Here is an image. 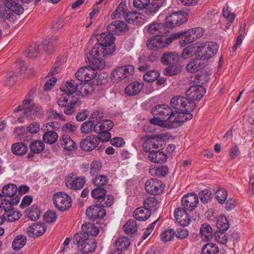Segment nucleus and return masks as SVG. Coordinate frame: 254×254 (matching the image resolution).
Returning <instances> with one entry per match:
<instances>
[{"label": "nucleus", "instance_id": "47", "mask_svg": "<svg viewBox=\"0 0 254 254\" xmlns=\"http://www.w3.org/2000/svg\"><path fill=\"white\" fill-rule=\"evenodd\" d=\"M58 138V134L55 131H47L43 136V141L49 144L54 143Z\"/></svg>", "mask_w": 254, "mask_h": 254}, {"label": "nucleus", "instance_id": "23", "mask_svg": "<svg viewBox=\"0 0 254 254\" xmlns=\"http://www.w3.org/2000/svg\"><path fill=\"white\" fill-rule=\"evenodd\" d=\"M191 111H174V114L169 116L170 123H182L192 119Z\"/></svg>", "mask_w": 254, "mask_h": 254}, {"label": "nucleus", "instance_id": "32", "mask_svg": "<svg viewBox=\"0 0 254 254\" xmlns=\"http://www.w3.org/2000/svg\"><path fill=\"white\" fill-rule=\"evenodd\" d=\"M60 140L62 146L65 150L72 151L75 150L77 147L75 142L67 135H62Z\"/></svg>", "mask_w": 254, "mask_h": 254}, {"label": "nucleus", "instance_id": "16", "mask_svg": "<svg viewBox=\"0 0 254 254\" xmlns=\"http://www.w3.org/2000/svg\"><path fill=\"white\" fill-rule=\"evenodd\" d=\"M97 75L95 69L90 66L81 67L75 73V77L80 82L88 81L94 78Z\"/></svg>", "mask_w": 254, "mask_h": 254}, {"label": "nucleus", "instance_id": "14", "mask_svg": "<svg viewBox=\"0 0 254 254\" xmlns=\"http://www.w3.org/2000/svg\"><path fill=\"white\" fill-rule=\"evenodd\" d=\"M152 112L154 116H157V118H159V119L163 120L164 122L170 123V121L169 119V116L174 114V111L168 105L161 104L156 106L153 109Z\"/></svg>", "mask_w": 254, "mask_h": 254}, {"label": "nucleus", "instance_id": "33", "mask_svg": "<svg viewBox=\"0 0 254 254\" xmlns=\"http://www.w3.org/2000/svg\"><path fill=\"white\" fill-rule=\"evenodd\" d=\"M81 229L82 231L77 233L86 234L87 236H96L99 232V228L95 224L90 223L83 224Z\"/></svg>", "mask_w": 254, "mask_h": 254}, {"label": "nucleus", "instance_id": "30", "mask_svg": "<svg viewBox=\"0 0 254 254\" xmlns=\"http://www.w3.org/2000/svg\"><path fill=\"white\" fill-rule=\"evenodd\" d=\"M114 124L112 121L109 120H103L97 122L94 126L95 132H102V131H109L113 127Z\"/></svg>", "mask_w": 254, "mask_h": 254}, {"label": "nucleus", "instance_id": "41", "mask_svg": "<svg viewBox=\"0 0 254 254\" xmlns=\"http://www.w3.org/2000/svg\"><path fill=\"white\" fill-rule=\"evenodd\" d=\"M28 150V146L23 142L14 143L11 146L12 153L17 155H23L27 152Z\"/></svg>", "mask_w": 254, "mask_h": 254}, {"label": "nucleus", "instance_id": "20", "mask_svg": "<svg viewBox=\"0 0 254 254\" xmlns=\"http://www.w3.org/2000/svg\"><path fill=\"white\" fill-rule=\"evenodd\" d=\"M66 186L73 190L82 189L85 183V179L82 177H75L73 173L69 174L65 177Z\"/></svg>", "mask_w": 254, "mask_h": 254}, {"label": "nucleus", "instance_id": "25", "mask_svg": "<svg viewBox=\"0 0 254 254\" xmlns=\"http://www.w3.org/2000/svg\"><path fill=\"white\" fill-rule=\"evenodd\" d=\"M186 211L184 208L179 207L176 208L174 212V216L177 221L183 226H188L190 221V218Z\"/></svg>", "mask_w": 254, "mask_h": 254}, {"label": "nucleus", "instance_id": "53", "mask_svg": "<svg viewBox=\"0 0 254 254\" xmlns=\"http://www.w3.org/2000/svg\"><path fill=\"white\" fill-rule=\"evenodd\" d=\"M95 124H94L89 119L88 121L84 122L81 126L80 130L83 133H89L92 130L94 131V126Z\"/></svg>", "mask_w": 254, "mask_h": 254}, {"label": "nucleus", "instance_id": "19", "mask_svg": "<svg viewBox=\"0 0 254 254\" xmlns=\"http://www.w3.org/2000/svg\"><path fill=\"white\" fill-rule=\"evenodd\" d=\"M134 67L130 64L126 65L116 68L112 72V76L116 79L123 80L126 77L132 75Z\"/></svg>", "mask_w": 254, "mask_h": 254}, {"label": "nucleus", "instance_id": "42", "mask_svg": "<svg viewBox=\"0 0 254 254\" xmlns=\"http://www.w3.org/2000/svg\"><path fill=\"white\" fill-rule=\"evenodd\" d=\"M150 4H151V0H133V5L135 7L141 9L145 8V12L147 14L155 13L157 11H151V10L149 9Z\"/></svg>", "mask_w": 254, "mask_h": 254}, {"label": "nucleus", "instance_id": "59", "mask_svg": "<svg viewBox=\"0 0 254 254\" xmlns=\"http://www.w3.org/2000/svg\"><path fill=\"white\" fill-rule=\"evenodd\" d=\"M195 47L191 44L186 47L183 51L182 57L183 59H188L191 58L195 54Z\"/></svg>", "mask_w": 254, "mask_h": 254}, {"label": "nucleus", "instance_id": "34", "mask_svg": "<svg viewBox=\"0 0 254 254\" xmlns=\"http://www.w3.org/2000/svg\"><path fill=\"white\" fill-rule=\"evenodd\" d=\"M149 172L150 174L154 177H165L168 172V169L166 166L155 165L149 169Z\"/></svg>", "mask_w": 254, "mask_h": 254}, {"label": "nucleus", "instance_id": "15", "mask_svg": "<svg viewBox=\"0 0 254 254\" xmlns=\"http://www.w3.org/2000/svg\"><path fill=\"white\" fill-rule=\"evenodd\" d=\"M163 183L157 179H151L145 184V190L152 195H158L162 192L164 190Z\"/></svg>", "mask_w": 254, "mask_h": 254}, {"label": "nucleus", "instance_id": "50", "mask_svg": "<svg viewBox=\"0 0 254 254\" xmlns=\"http://www.w3.org/2000/svg\"><path fill=\"white\" fill-rule=\"evenodd\" d=\"M26 238L25 236L20 235L17 236L12 242V248L15 250H19L26 244Z\"/></svg>", "mask_w": 254, "mask_h": 254}, {"label": "nucleus", "instance_id": "13", "mask_svg": "<svg viewBox=\"0 0 254 254\" xmlns=\"http://www.w3.org/2000/svg\"><path fill=\"white\" fill-rule=\"evenodd\" d=\"M96 53H92V49L89 52V55H86V59L88 60L89 62H92L93 66L91 68L102 69L105 66V63L103 58L109 56L106 55L105 52L104 51Z\"/></svg>", "mask_w": 254, "mask_h": 254}, {"label": "nucleus", "instance_id": "63", "mask_svg": "<svg viewBox=\"0 0 254 254\" xmlns=\"http://www.w3.org/2000/svg\"><path fill=\"white\" fill-rule=\"evenodd\" d=\"M204 75L203 74H199L197 73L192 75L190 78V81L191 83L197 84L198 85H201L204 83L203 78Z\"/></svg>", "mask_w": 254, "mask_h": 254}, {"label": "nucleus", "instance_id": "45", "mask_svg": "<svg viewBox=\"0 0 254 254\" xmlns=\"http://www.w3.org/2000/svg\"><path fill=\"white\" fill-rule=\"evenodd\" d=\"M130 245V241L126 237L119 238L115 242V246L119 251H123L127 250Z\"/></svg>", "mask_w": 254, "mask_h": 254}, {"label": "nucleus", "instance_id": "17", "mask_svg": "<svg viewBox=\"0 0 254 254\" xmlns=\"http://www.w3.org/2000/svg\"><path fill=\"white\" fill-rule=\"evenodd\" d=\"M205 92V89L202 85L191 86L186 91V97L190 102L195 103V100H199L202 98Z\"/></svg>", "mask_w": 254, "mask_h": 254}, {"label": "nucleus", "instance_id": "62", "mask_svg": "<svg viewBox=\"0 0 254 254\" xmlns=\"http://www.w3.org/2000/svg\"><path fill=\"white\" fill-rule=\"evenodd\" d=\"M103 117V113L102 112L97 110L94 111L91 114L89 119L94 123V124L97 122H101Z\"/></svg>", "mask_w": 254, "mask_h": 254}, {"label": "nucleus", "instance_id": "22", "mask_svg": "<svg viewBox=\"0 0 254 254\" xmlns=\"http://www.w3.org/2000/svg\"><path fill=\"white\" fill-rule=\"evenodd\" d=\"M87 216L93 220L102 218L106 214V211L101 205H93L89 207L86 211Z\"/></svg>", "mask_w": 254, "mask_h": 254}, {"label": "nucleus", "instance_id": "52", "mask_svg": "<svg viewBox=\"0 0 254 254\" xmlns=\"http://www.w3.org/2000/svg\"><path fill=\"white\" fill-rule=\"evenodd\" d=\"M160 75V73L155 70H150L143 75V79L148 82H152L156 80Z\"/></svg>", "mask_w": 254, "mask_h": 254}, {"label": "nucleus", "instance_id": "51", "mask_svg": "<svg viewBox=\"0 0 254 254\" xmlns=\"http://www.w3.org/2000/svg\"><path fill=\"white\" fill-rule=\"evenodd\" d=\"M124 228L126 233L127 234L135 233L137 230L136 220L134 219L128 220L124 225Z\"/></svg>", "mask_w": 254, "mask_h": 254}, {"label": "nucleus", "instance_id": "36", "mask_svg": "<svg viewBox=\"0 0 254 254\" xmlns=\"http://www.w3.org/2000/svg\"><path fill=\"white\" fill-rule=\"evenodd\" d=\"M143 88V84L133 82L127 85L125 89V93L129 96L138 94Z\"/></svg>", "mask_w": 254, "mask_h": 254}, {"label": "nucleus", "instance_id": "39", "mask_svg": "<svg viewBox=\"0 0 254 254\" xmlns=\"http://www.w3.org/2000/svg\"><path fill=\"white\" fill-rule=\"evenodd\" d=\"M106 193V190L103 188L96 187L92 190L91 195L93 198L97 200V202L101 203L105 200Z\"/></svg>", "mask_w": 254, "mask_h": 254}, {"label": "nucleus", "instance_id": "21", "mask_svg": "<svg viewBox=\"0 0 254 254\" xmlns=\"http://www.w3.org/2000/svg\"><path fill=\"white\" fill-rule=\"evenodd\" d=\"M99 138L95 135H89L80 142V148L86 151L94 150L99 144Z\"/></svg>", "mask_w": 254, "mask_h": 254}, {"label": "nucleus", "instance_id": "18", "mask_svg": "<svg viewBox=\"0 0 254 254\" xmlns=\"http://www.w3.org/2000/svg\"><path fill=\"white\" fill-rule=\"evenodd\" d=\"M198 198L194 193H190L184 195L181 201V204L184 209L191 211L197 206Z\"/></svg>", "mask_w": 254, "mask_h": 254}, {"label": "nucleus", "instance_id": "54", "mask_svg": "<svg viewBox=\"0 0 254 254\" xmlns=\"http://www.w3.org/2000/svg\"><path fill=\"white\" fill-rule=\"evenodd\" d=\"M39 47V46L37 43H34L30 46L26 51L27 56L29 58L36 57L40 52Z\"/></svg>", "mask_w": 254, "mask_h": 254}, {"label": "nucleus", "instance_id": "35", "mask_svg": "<svg viewBox=\"0 0 254 254\" xmlns=\"http://www.w3.org/2000/svg\"><path fill=\"white\" fill-rule=\"evenodd\" d=\"M151 215L150 210L147 209L144 206L136 208L133 212L134 218L139 221L147 219Z\"/></svg>", "mask_w": 254, "mask_h": 254}, {"label": "nucleus", "instance_id": "61", "mask_svg": "<svg viewBox=\"0 0 254 254\" xmlns=\"http://www.w3.org/2000/svg\"><path fill=\"white\" fill-rule=\"evenodd\" d=\"M158 203V200L155 198L149 197L144 200L143 204L145 208L150 210L151 208L156 206Z\"/></svg>", "mask_w": 254, "mask_h": 254}, {"label": "nucleus", "instance_id": "26", "mask_svg": "<svg viewBox=\"0 0 254 254\" xmlns=\"http://www.w3.org/2000/svg\"><path fill=\"white\" fill-rule=\"evenodd\" d=\"M127 29V24L123 21H115L107 26L109 33L114 34H120V33L125 32Z\"/></svg>", "mask_w": 254, "mask_h": 254}, {"label": "nucleus", "instance_id": "11", "mask_svg": "<svg viewBox=\"0 0 254 254\" xmlns=\"http://www.w3.org/2000/svg\"><path fill=\"white\" fill-rule=\"evenodd\" d=\"M186 13L175 12L166 17L165 24L166 28H172L179 26L187 21Z\"/></svg>", "mask_w": 254, "mask_h": 254}, {"label": "nucleus", "instance_id": "46", "mask_svg": "<svg viewBox=\"0 0 254 254\" xmlns=\"http://www.w3.org/2000/svg\"><path fill=\"white\" fill-rule=\"evenodd\" d=\"M45 148V144L41 140H35L33 141L29 145V148L32 153H39Z\"/></svg>", "mask_w": 254, "mask_h": 254}, {"label": "nucleus", "instance_id": "1", "mask_svg": "<svg viewBox=\"0 0 254 254\" xmlns=\"http://www.w3.org/2000/svg\"><path fill=\"white\" fill-rule=\"evenodd\" d=\"M78 89V84L72 79L63 82L60 86V89L64 93L60 96L57 103L60 107L64 108L63 111L66 115H71L75 113L76 108L81 104L79 98L73 95Z\"/></svg>", "mask_w": 254, "mask_h": 254}, {"label": "nucleus", "instance_id": "8", "mask_svg": "<svg viewBox=\"0 0 254 254\" xmlns=\"http://www.w3.org/2000/svg\"><path fill=\"white\" fill-rule=\"evenodd\" d=\"M175 39L174 33L171 34L168 38L166 36H155L148 39L147 47L149 49L155 50L170 44Z\"/></svg>", "mask_w": 254, "mask_h": 254}, {"label": "nucleus", "instance_id": "2", "mask_svg": "<svg viewBox=\"0 0 254 254\" xmlns=\"http://www.w3.org/2000/svg\"><path fill=\"white\" fill-rule=\"evenodd\" d=\"M98 44L95 45L92 48V53H96L104 51L106 55H111L115 51V46L114 44L115 37L111 33H103L100 35H97L96 38Z\"/></svg>", "mask_w": 254, "mask_h": 254}, {"label": "nucleus", "instance_id": "3", "mask_svg": "<svg viewBox=\"0 0 254 254\" xmlns=\"http://www.w3.org/2000/svg\"><path fill=\"white\" fill-rule=\"evenodd\" d=\"M73 239L79 250L83 253H91L96 249L97 245L95 239L87 236L86 234L76 233L74 235Z\"/></svg>", "mask_w": 254, "mask_h": 254}, {"label": "nucleus", "instance_id": "6", "mask_svg": "<svg viewBox=\"0 0 254 254\" xmlns=\"http://www.w3.org/2000/svg\"><path fill=\"white\" fill-rule=\"evenodd\" d=\"M170 105L174 111H192L196 108L195 103L190 102L187 97L180 95L171 99Z\"/></svg>", "mask_w": 254, "mask_h": 254}, {"label": "nucleus", "instance_id": "24", "mask_svg": "<svg viewBox=\"0 0 254 254\" xmlns=\"http://www.w3.org/2000/svg\"><path fill=\"white\" fill-rule=\"evenodd\" d=\"M46 226L42 223H34L27 227L26 232L30 237L35 238L42 235L46 231Z\"/></svg>", "mask_w": 254, "mask_h": 254}, {"label": "nucleus", "instance_id": "49", "mask_svg": "<svg viewBox=\"0 0 254 254\" xmlns=\"http://www.w3.org/2000/svg\"><path fill=\"white\" fill-rule=\"evenodd\" d=\"M218 246L213 243H207L202 249V254H218Z\"/></svg>", "mask_w": 254, "mask_h": 254}, {"label": "nucleus", "instance_id": "56", "mask_svg": "<svg viewBox=\"0 0 254 254\" xmlns=\"http://www.w3.org/2000/svg\"><path fill=\"white\" fill-rule=\"evenodd\" d=\"M92 183L97 188H103L104 186L107 185L108 179L104 175H99L95 177Z\"/></svg>", "mask_w": 254, "mask_h": 254}, {"label": "nucleus", "instance_id": "5", "mask_svg": "<svg viewBox=\"0 0 254 254\" xmlns=\"http://www.w3.org/2000/svg\"><path fill=\"white\" fill-rule=\"evenodd\" d=\"M218 48V46L212 42L201 43L197 46L195 55L199 60H208L217 53Z\"/></svg>", "mask_w": 254, "mask_h": 254}, {"label": "nucleus", "instance_id": "37", "mask_svg": "<svg viewBox=\"0 0 254 254\" xmlns=\"http://www.w3.org/2000/svg\"><path fill=\"white\" fill-rule=\"evenodd\" d=\"M17 191L18 188L14 184H8L5 185L2 189L3 194L5 196L10 197V200H9L10 201L11 199L16 197H19L16 195Z\"/></svg>", "mask_w": 254, "mask_h": 254}, {"label": "nucleus", "instance_id": "44", "mask_svg": "<svg viewBox=\"0 0 254 254\" xmlns=\"http://www.w3.org/2000/svg\"><path fill=\"white\" fill-rule=\"evenodd\" d=\"M182 70V67L180 64H176L169 65L164 69V74L167 76L176 75L180 73Z\"/></svg>", "mask_w": 254, "mask_h": 254}, {"label": "nucleus", "instance_id": "12", "mask_svg": "<svg viewBox=\"0 0 254 254\" xmlns=\"http://www.w3.org/2000/svg\"><path fill=\"white\" fill-rule=\"evenodd\" d=\"M143 147L145 152H150L152 148L162 149L165 146L164 139L158 135L147 137L144 143Z\"/></svg>", "mask_w": 254, "mask_h": 254}, {"label": "nucleus", "instance_id": "60", "mask_svg": "<svg viewBox=\"0 0 254 254\" xmlns=\"http://www.w3.org/2000/svg\"><path fill=\"white\" fill-rule=\"evenodd\" d=\"M13 16L14 14L12 12L6 9L3 6L0 5V19L6 20H10L11 18L13 20Z\"/></svg>", "mask_w": 254, "mask_h": 254}, {"label": "nucleus", "instance_id": "40", "mask_svg": "<svg viewBox=\"0 0 254 254\" xmlns=\"http://www.w3.org/2000/svg\"><path fill=\"white\" fill-rule=\"evenodd\" d=\"M200 233L202 236V239L206 241H209L213 237V232L211 227L207 223L201 225Z\"/></svg>", "mask_w": 254, "mask_h": 254}, {"label": "nucleus", "instance_id": "64", "mask_svg": "<svg viewBox=\"0 0 254 254\" xmlns=\"http://www.w3.org/2000/svg\"><path fill=\"white\" fill-rule=\"evenodd\" d=\"M17 81V77L14 72H11L5 76V82L7 86H13Z\"/></svg>", "mask_w": 254, "mask_h": 254}, {"label": "nucleus", "instance_id": "28", "mask_svg": "<svg viewBox=\"0 0 254 254\" xmlns=\"http://www.w3.org/2000/svg\"><path fill=\"white\" fill-rule=\"evenodd\" d=\"M179 59V55L178 53L168 52L163 54L161 57V62L165 65L174 64H178Z\"/></svg>", "mask_w": 254, "mask_h": 254}, {"label": "nucleus", "instance_id": "4", "mask_svg": "<svg viewBox=\"0 0 254 254\" xmlns=\"http://www.w3.org/2000/svg\"><path fill=\"white\" fill-rule=\"evenodd\" d=\"M203 34L204 29L202 28L196 27L187 31L175 33L174 35L176 39L185 36L184 39L179 42V44L183 47L200 38Z\"/></svg>", "mask_w": 254, "mask_h": 254}, {"label": "nucleus", "instance_id": "10", "mask_svg": "<svg viewBox=\"0 0 254 254\" xmlns=\"http://www.w3.org/2000/svg\"><path fill=\"white\" fill-rule=\"evenodd\" d=\"M23 104L27 107L25 109L24 114L26 116L30 117L32 119L40 117L43 114L42 107L32 102V99H26L23 100Z\"/></svg>", "mask_w": 254, "mask_h": 254}, {"label": "nucleus", "instance_id": "55", "mask_svg": "<svg viewBox=\"0 0 254 254\" xmlns=\"http://www.w3.org/2000/svg\"><path fill=\"white\" fill-rule=\"evenodd\" d=\"M57 41L56 38L45 39L43 42V47L46 52H51L57 46Z\"/></svg>", "mask_w": 254, "mask_h": 254}, {"label": "nucleus", "instance_id": "58", "mask_svg": "<svg viewBox=\"0 0 254 254\" xmlns=\"http://www.w3.org/2000/svg\"><path fill=\"white\" fill-rule=\"evenodd\" d=\"M176 234V232L172 229L165 230L161 235V240L164 242L172 240Z\"/></svg>", "mask_w": 254, "mask_h": 254}, {"label": "nucleus", "instance_id": "38", "mask_svg": "<svg viewBox=\"0 0 254 254\" xmlns=\"http://www.w3.org/2000/svg\"><path fill=\"white\" fill-rule=\"evenodd\" d=\"M203 63L196 58L191 60L186 66L187 70L190 72H195L203 67Z\"/></svg>", "mask_w": 254, "mask_h": 254}, {"label": "nucleus", "instance_id": "57", "mask_svg": "<svg viewBox=\"0 0 254 254\" xmlns=\"http://www.w3.org/2000/svg\"><path fill=\"white\" fill-rule=\"evenodd\" d=\"M214 240L222 244H225L228 241V237L225 231L219 230L216 232L213 235Z\"/></svg>", "mask_w": 254, "mask_h": 254}, {"label": "nucleus", "instance_id": "7", "mask_svg": "<svg viewBox=\"0 0 254 254\" xmlns=\"http://www.w3.org/2000/svg\"><path fill=\"white\" fill-rule=\"evenodd\" d=\"M20 200L19 197H16L11 199V201H5L3 207V218L8 222H13L18 220L21 217V214L19 211H15L14 209L13 205L17 204Z\"/></svg>", "mask_w": 254, "mask_h": 254}, {"label": "nucleus", "instance_id": "31", "mask_svg": "<svg viewBox=\"0 0 254 254\" xmlns=\"http://www.w3.org/2000/svg\"><path fill=\"white\" fill-rule=\"evenodd\" d=\"M5 6L17 15L22 14L24 8L18 3L17 0H5L3 2Z\"/></svg>", "mask_w": 254, "mask_h": 254}, {"label": "nucleus", "instance_id": "48", "mask_svg": "<svg viewBox=\"0 0 254 254\" xmlns=\"http://www.w3.org/2000/svg\"><path fill=\"white\" fill-rule=\"evenodd\" d=\"M216 226L219 230L226 231L229 228L228 219L225 216H220L216 220Z\"/></svg>", "mask_w": 254, "mask_h": 254}, {"label": "nucleus", "instance_id": "43", "mask_svg": "<svg viewBox=\"0 0 254 254\" xmlns=\"http://www.w3.org/2000/svg\"><path fill=\"white\" fill-rule=\"evenodd\" d=\"M126 21L129 23L138 24L142 22L141 15L136 12H129L126 14L124 17Z\"/></svg>", "mask_w": 254, "mask_h": 254}, {"label": "nucleus", "instance_id": "27", "mask_svg": "<svg viewBox=\"0 0 254 254\" xmlns=\"http://www.w3.org/2000/svg\"><path fill=\"white\" fill-rule=\"evenodd\" d=\"M148 32L152 34L156 35V36H166L169 32L166 27L159 23H153L150 24L148 28Z\"/></svg>", "mask_w": 254, "mask_h": 254}, {"label": "nucleus", "instance_id": "9", "mask_svg": "<svg viewBox=\"0 0 254 254\" xmlns=\"http://www.w3.org/2000/svg\"><path fill=\"white\" fill-rule=\"evenodd\" d=\"M53 201L56 207L62 211L68 210L71 206V198L65 193L59 192L55 193Z\"/></svg>", "mask_w": 254, "mask_h": 254}, {"label": "nucleus", "instance_id": "29", "mask_svg": "<svg viewBox=\"0 0 254 254\" xmlns=\"http://www.w3.org/2000/svg\"><path fill=\"white\" fill-rule=\"evenodd\" d=\"M149 153L148 157L149 160L155 163L163 164L165 163L167 159L166 154L162 151H154L151 149Z\"/></svg>", "mask_w": 254, "mask_h": 254}]
</instances>
